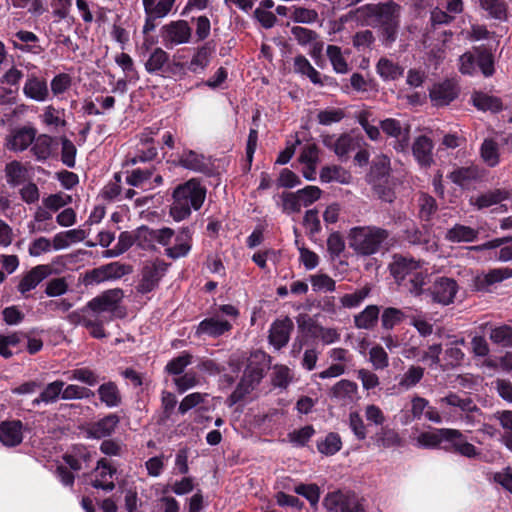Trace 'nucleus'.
I'll return each mask as SVG.
<instances>
[{
  "instance_id": "44",
  "label": "nucleus",
  "mask_w": 512,
  "mask_h": 512,
  "mask_svg": "<svg viewBox=\"0 0 512 512\" xmlns=\"http://www.w3.org/2000/svg\"><path fill=\"white\" fill-rule=\"evenodd\" d=\"M294 69L296 72L306 75L314 84H322L319 72L302 55L295 57Z\"/></svg>"
},
{
  "instance_id": "36",
  "label": "nucleus",
  "mask_w": 512,
  "mask_h": 512,
  "mask_svg": "<svg viewBox=\"0 0 512 512\" xmlns=\"http://www.w3.org/2000/svg\"><path fill=\"white\" fill-rule=\"evenodd\" d=\"M377 72L384 80H397L404 74V68L388 58H380Z\"/></svg>"
},
{
  "instance_id": "35",
  "label": "nucleus",
  "mask_w": 512,
  "mask_h": 512,
  "mask_svg": "<svg viewBox=\"0 0 512 512\" xmlns=\"http://www.w3.org/2000/svg\"><path fill=\"white\" fill-rule=\"evenodd\" d=\"M53 138L46 134H41L38 137L35 136L33 141L31 152L39 161L47 160L52 153Z\"/></svg>"
},
{
  "instance_id": "56",
  "label": "nucleus",
  "mask_w": 512,
  "mask_h": 512,
  "mask_svg": "<svg viewBox=\"0 0 512 512\" xmlns=\"http://www.w3.org/2000/svg\"><path fill=\"white\" fill-rule=\"evenodd\" d=\"M341 439L335 433H329L324 440L318 442L317 448L321 454L333 455L341 448Z\"/></svg>"
},
{
  "instance_id": "54",
  "label": "nucleus",
  "mask_w": 512,
  "mask_h": 512,
  "mask_svg": "<svg viewBox=\"0 0 512 512\" xmlns=\"http://www.w3.org/2000/svg\"><path fill=\"white\" fill-rule=\"evenodd\" d=\"M192 355L188 352H182L179 356L170 360L165 370L172 375H180L184 369L191 363Z\"/></svg>"
},
{
  "instance_id": "30",
  "label": "nucleus",
  "mask_w": 512,
  "mask_h": 512,
  "mask_svg": "<svg viewBox=\"0 0 512 512\" xmlns=\"http://www.w3.org/2000/svg\"><path fill=\"white\" fill-rule=\"evenodd\" d=\"M97 393L101 402L109 408L117 407L122 402L121 393L117 385L112 381L101 384Z\"/></svg>"
},
{
  "instance_id": "24",
  "label": "nucleus",
  "mask_w": 512,
  "mask_h": 512,
  "mask_svg": "<svg viewBox=\"0 0 512 512\" xmlns=\"http://www.w3.org/2000/svg\"><path fill=\"white\" fill-rule=\"evenodd\" d=\"M50 273V269L46 265H38L32 268L18 284V291L25 294L34 289L41 281H43Z\"/></svg>"
},
{
  "instance_id": "52",
  "label": "nucleus",
  "mask_w": 512,
  "mask_h": 512,
  "mask_svg": "<svg viewBox=\"0 0 512 512\" xmlns=\"http://www.w3.org/2000/svg\"><path fill=\"white\" fill-rule=\"evenodd\" d=\"M490 339L503 347H512V327L502 325L492 329Z\"/></svg>"
},
{
  "instance_id": "46",
  "label": "nucleus",
  "mask_w": 512,
  "mask_h": 512,
  "mask_svg": "<svg viewBox=\"0 0 512 512\" xmlns=\"http://www.w3.org/2000/svg\"><path fill=\"white\" fill-rule=\"evenodd\" d=\"M349 173L338 166H326L321 169L320 179L322 182L338 181L340 183L348 182Z\"/></svg>"
},
{
  "instance_id": "55",
  "label": "nucleus",
  "mask_w": 512,
  "mask_h": 512,
  "mask_svg": "<svg viewBox=\"0 0 512 512\" xmlns=\"http://www.w3.org/2000/svg\"><path fill=\"white\" fill-rule=\"evenodd\" d=\"M303 226L310 238L314 237L321 231V222L317 209H310L305 212Z\"/></svg>"
},
{
  "instance_id": "31",
  "label": "nucleus",
  "mask_w": 512,
  "mask_h": 512,
  "mask_svg": "<svg viewBox=\"0 0 512 512\" xmlns=\"http://www.w3.org/2000/svg\"><path fill=\"white\" fill-rule=\"evenodd\" d=\"M494 418L498 420L503 433L501 434L502 444L512 452V411L502 410L494 414Z\"/></svg>"
},
{
  "instance_id": "2",
  "label": "nucleus",
  "mask_w": 512,
  "mask_h": 512,
  "mask_svg": "<svg viewBox=\"0 0 512 512\" xmlns=\"http://www.w3.org/2000/svg\"><path fill=\"white\" fill-rule=\"evenodd\" d=\"M477 69L485 78L495 74V59L486 46H475L459 58V71L464 75H473Z\"/></svg>"
},
{
  "instance_id": "50",
  "label": "nucleus",
  "mask_w": 512,
  "mask_h": 512,
  "mask_svg": "<svg viewBox=\"0 0 512 512\" xmlns=\"http://www.w3.org/2000/svg\"><path fill=\"white\" fill-rule=\"evenodd\" d=\"M306 326H308L309 332H312L316 336L320 337L322 341L326 344H330L338 338L336 330L318 327L311 322V319H309L308 321H303L301 324H299V327L303 329H305Z\"/></svg>"
},
{
  "instance_id": "42",
  "label": "nucleus",
  "mask_w": 512,
  "mask_h": 512,
  "mask_svg": "<svg viewBox=\"0 0 512 512\" xmlns=\"http://www.w3.org/2000/svg\"><path fill=\"white\" fill-rule=\"evenodd\" d=\"M379 317V307L377 305L367 306L359 315L354 316V324L359 328L373 327Z\"/></svg>"
},
{
  "instance_id": "13",
  "label": "nucleus",
  "mask_w": 512,
  "mask_h": 512,
  "mask_svg": "<svg viewBox=\"0 0 512 512\" xmlns=\"http://www.w3.org/2000/svg\"><path fill=\"white\" fill-rule=\"evenodd\" d=\"M293 328L294 324L288 317L275 321L270 328V343L276 349H281L288 343Z\"/></svg>"
},
{
  "instance_id": "10",
  "label": "nucleus",
  "mask_w": 512,
  "mask_h": 512,
  "mask_svg": "<svg viewBox=\"0 0 512 512\" xmlns=\"http://www.w3.org/2000/svg\"><path fill=\"white\" fill-rule=\"evenodd\" d=\"M191 37V28L184 20L171 22L162 28V39L166 47L187 43Z\"/></svg>"
},
{
  "instance_id": "62",
  "label": "nucleus",
  "mask_w": 512,
  "mask_h": 512,
  "mask_svg": "<svg viewBox=\"0 0 512 512\" xmlns=\"http://www.w3.org/2000/svg\"><path fill=\"white\" fill-rule=\"evenodd\" d=\"M61 145V160L63 164L69 168H73L75 166V157L77 153L75 145L66 137L61 138Z\"/></svg>"
},
{
  "instance_id": "58",
  "label": "nucleus",
  "mask_w": 512,
  "mask_h": 512,
  "mask_svg": "<svg viewBox=\"0 0 512 512\" xmlns=\"http://www.w3.org/2000/svg\"><path fill=\"white\" fill-rule=\"evenodd\" d=\"M177 404L176 397L173 393L163 391L161 395L162 414L159 417L158 423L164 424L170 417Z\"/></svg>"
},
{
  "instance_id": "12",
  "label": "nucleus",
  "mask_w": 512,
  "mask_h": 512,
  "mask_svg": "<svg viewBox=\"0 0 512 512\" xmlns=\"http://www.w3.org/2000/svg\"><path fill=\"white\" fill-rule=\"evenodd\" d=\"M23 440V423L20 420L0 422V442L6 447L18 446Z\"/></svg>"
},
{
  "instance_id": "51",
  "label": "nucleus",
  "mask_w": 512,
  "mask_h": 512,
  "mask_svg": "<svg viewBox=\"0 0 512 512\" xmlns=\"http://www.w3.org/2000/svg\"><path fill=\"white\" fill-rule=\"evenodd\" d=\"M371 117L372 112L370 110H362L357 114L358 122L365 130L368 137L371 140H377L380 137V131L377 126L371 123L374 122V119H370Z\"/></svg>"
},
{
  "instance_id": "38",
  "label": "nucleus",
  "mask_w": 512,
  "mask_h": 512,
  "mask_svg": "<svg viewBox=\"0 0 512 512\" xmlns=\"http://www.w3.org/2000/svg\"><path fill=\"white\" fill-rule=\"evenodd\" d=\"M324 143L332 148L338 157L349 158V152L352 148V137L349 134L340 136L336 141L333 140V137H327Z\"/></svg>"
},
{
  "instance_id": "29",
  "label": "nucleus",
  "mask_w": 512,
  "mask_h": 512,
  "mask_svg": "<svg viewBox=\"0 0 512 512\" xmlns=\"http://www.w3.org/2000/svg\"><path fill=\"white\" fill-rule=\"evenodd\" d=\"M324 506L333 512H352L351 498L341 491L329 493L323 502Z\"/></svg>"
},
{
  "instance_id": "22",
  "label": "nucleus",
  "mask_w": 512,
  "mask_h": 512,
  "mask_svg": "<svg viewBox=\"0 0 512 512\" xmlns=\"http://www.w3.org/2000/svg\"><path fill=\"white\" fill-rule=\"evenodd\" d=\"M471 102L475 108L483 112L498 113L503 109L501 98L482 91H474L471 95Z\"/></svg>"
},
{
  "instance_id": "7",
  "label": "nucleus",
  "mask_w": 512,
  "mask_h": 512,
  "mask_svg": "<svg viewBox=\"0 0 512 512\" xmlns=\"http://www.w3.org/2000/svg\"><path fill=\"white\" fill-rule=\"evenodd\" d=\"M443 434L446 443L443 448L446 451L454 452L467 458H476L480 455L477 448L467 441L466 436H464L461 431L446 428V431H444Z\"/></svg>"
},
{
  "instance_id": "25",
  "label": "nucleus",
  "mask_w": 512,
  "mask_h": 512,
  "mask_svg": "<svg viewBox=\"0 0 512 512\" xmlns=\"http://www.w3.org/2000/svg\"><path fill=\"white\" fill-rule=\"evenodd\" d=\"M11 42L15 49L21 50L23 52L39 54L43 51V48L37 45V35L30 31H18L17 33H15L14 38L11 40Z\"/></svg>"
},
{
  "instance_id": "14",
  "label": "nucleus",
  "mask_w": 512,
  "mask_h": 512,
  "mask_svg": "<svg viewBox=\"0 0 512 512\" xmlns=\"http://www.w3.org/2000/svg\"><path fill=\"white\" fill-rule=\"evenodd\" d=\"M390 174V159L384 155H377L371 163L370 170L366 174L365 179L368 184L377 182H387Z\"/></svg>"
},
{
  "instance_id": "20",
  "label": "nucleus",
  "mask_w": 512,
  "mask_h": 512,
  "mask_svg": "<svg viewBox=\"0 0 512 512\" xmlns=\"http://www.w3.org/2000/svg\"><path fill=\"white\" fill-rule=\"evenodd\" d=\"M23 93L27 98L43 102L48 98L49 90L45 80L31 74L24 84Z\"/></svg>"
},
{
  "instance_id": "33",
  "label": "nucleus",
  "mask_w": 512,
  "mask_h": 512,
  "mask_svg": "<svg viewBox=\"0 0 512 512\" xmlns=\"http://www.w3.org/2000/svg\"><path fill=\"white\" fill-rule=\"evenodd\" d=\"M65 383L60 380H56L46 385L40 395L32 401L34 406H38L41 403H54L57 401L59 396L62 397V390Z\"/></svg>"
},
{
  "instance_id": "4",
  "label": "nucleus",
  "mask_w": 512,
  "mask_h": 512,
  "mask_svg": "<svg viewBox=\"0 0 512 512\" xmlns=\"http://www.w3.org/2000/svg\"><path fill=\"white\" fill-rule=\"evenodd\" d=\"M388 233L380 228L354 227V251L357 256H367L378 251Z\"/></svg>"
},
{
  "instance_id": "53",
  "label": "nucleus",
  "mask_w": 512,
  "mask_h": 512,
  "mask_svg": "<svg viewBox=\"0 0 512 512\" xmlns=\"http://www.w3.org/2000/svg\"><path fill=\"white\" fill-rule=\"evenodd\" d=\"M479 5L495 19H503L506 16L504 0H479Z\"/></svg>"
},
{
  "instance_id": "15",
  "label": "nucleus",
  "mask_w": 512,
  "mask_h": 512,
  "mask_svg": "<svg viewBox=\"0 0 512 512\" xmlns=\"http://www.w3.org/2000/svg\"><path fill=\"white\" fill-rule=\"evenodd\" d=\"M192 234L188 227L182 228L175 237V244L165 249V254L169 258L176 260L185 257L192 247Z\"/></svg>"
},
{
  "instance_id": "47",
  "label": "nucleus",
  "mask_w": 512,
  "mask_h": 512,
  "mask_svg": "<svg viewBox=\"0 0 512 512\" xmlns=\"http://www.w3.org/2000/svg\"><path fill=\"white\" fill-rule=\"evenodd\" d=\"M405 319V314L402 310L394 307L384 309L381 315V323L384 329L390 330L396 325L400 324Z\"/></svg>"
},
{
  "instance_id": "18",
  "label": "nucleus",
  "mask_w": 512,
  "mask_h": 512,
  "mask_svg": "<svg viewBox=\"0 0 512 512\" xmlns=\"http://www.w3.org/2000/svg\"><path fill=\"white\" fill-rule=\"evenodd\" d=\"M432 150L433 142L425 135L417 137L412 145L413 156L422 167H430L432 165Z\"/></svg>"
},
{
  "instance_id": "57",
  "label": "nucleus",
  "mask_w": 512,
  "mask_h": 512,
  "mask_svg": "<svg viewBox=\"0 0 512 512\" xmlns=\"http://www.w3.org/2000/svg\"><path fill=\"white\" fill-rule=\"evenodd\" d=\"M327 55L333 65L334 70L337 73L348 72V64L339 47L335 45H329L327 47Z\"/></svg>"
},
{
  "instance_id": "59",
  "label": "nucleus",
  "mask_w": 512,
  "mask_h": 512,
  "mask_svg": "<svg viewBox=\"0 0 512 512\" xmlns=\"http://www.w3.org/2000/svg\"><path fill=\"white\" fill-rule=\"evenodd\" d=\"M507 198V193L501 190L489 191L480 195L476 199V205L479 209L490 207Z\"/></svg>"
},
{
  "instance_id": "32",
  "label": "nucleus",
  "mask_w": 512,
  "mask_h": 512,
  "mask_svg": "<svg viewBox=\"0 0 512 512\" xmlns=\"http://www.w3.org/2000/svg\"><path fill=\"white\" fill-rule=\"evenodd\" d=\"M380 3L366 4L354 9V21L363 26L376 27Z\"/></svg>"
},
{
  "instance_id": "61",
  "label": "nucleus",
  "mask_w": 512,
  "mask_h": 512,
  "mask_svg": "<svg viewBox=\"0 0 512 512\" xmlns=\"http://www.w3.org/2000/svg\"><path fill=\"white\" fill-rule=\"evenodd\" d=\"M91 396H94L93 391H91L88 388L74 385V384H70V385L66 386L65 388L63 387V390H62V399L63 400L86 399Z\"/></svg>"
},
{
  "instance_id": "43",
  "label": "nucleus",
  "mask_w": 512,
  "mask_h": 512,
  "mask_svg": "<svg viewBox=\"0 0 512 512\" xmlns=\"http://www.w3.org/2000/svg\"><path fill=\"white\" fill-rule=\"evenodd\" d=\"M440 402L457 407L463 412H474L478 410V407L470 397L462 398L456 393H449L447 396L441 398Z\"/></svg>"
},
{
  "instance_id": "40",
  "label": "nucleus",
  "mask_w": 512,
  "mask_h": 512,
  "mask_svg": "<svg viewBox=\"0 0 512 512\" xmlns=\"http://www.w3.org/2000/svg\"><path fill=\"white\" fill-rule=\"evenodd\" d=\"M425 369L421 366L411 365L401 376L398 387L402 390H409L416 386L424 377Z\"/></svg>"
},
{
  "instance_id": "45",
  "label": "nucleus",
  "mask_w": 512,
  "mask_h": 512,
  "mask_svg": "<svg viewBox=\"0 0 512 512\" xmlns=\"http://www.w3.org/2000/svg\"><path fill=\"white\" fill-rule=\"evenodd\" d=\"M352 393V382L346 379L340 380L337 382L331 389L330 395L331 398L335 401L346 404L350 398Z\"/></svg>"
},
{
  "instance_id": "64",
  "label": "nucleus",
  "mask_w": 512,
  "mask_h": 512,
  "mask_svg": "<svg viewBox=\"0 0 512 512\" xmlns=\"http://www.w3.org/2000/svg\"><path fill=\"white\" fill-rule=\"evenodd\" d=\"M418 202L421 218L429 220L437 210L436 200L432 196L423 193L420 195Z\"/></svg>"
},
{
  "instance_id": "26",
  "label": "nucleus",
  "mask_w": 512,
  "mask_h": 512,
  "mask_svg": "<svg viewBox=\"0 0 512 512\" xmlns=\"http://www.w3.org/2000/svg\"><path fill=\"white\" fill-rule=\"evenodd\" d=\"M231 327V324L227 320L211 317L206 318L199 323L196 334H206L211 337H218L229 331Z\"/></svg>"
},
{
  "instance_id": "21",
  "label": "nucleus",
  "mask_w": 512,
  "mask_h": 512,
  "mask_svg": "<svg viewBox=\"0 0 512 512\" xmlns=\"http://www.w3.org/2000/svg\"><path fill=\"white\" fill-rule=\"evenodd\" d=\"M35 136L36 130L32 127L16 129L8 139V148L13 151H24L33 143Z\"/></svg>"
},
{
  "instance_id": "27",
  "label": "nucleus",
  "mask_w": 512,
  "mask_h": 512,
  "mask_svg": "<svg viewBox=\"0 0 512 512\" xmlns=\"http://www.w3.org/2000/svg\"><path fill=\"white\" fill-rule=\"evenodd\" d=\"M480 177V170L475 165L456 168L449 174V179L454 184L461 187H468L472 182L478 180Z\"/></svg>"
},
{
  "instance_id": "28",
  "label": "nucleus",
  "mask_w": 512,
  "mask_h": 512,
  "mask_svg": "<svg viewBox=\"0 0 512 512\" xmlns=\"http://www.w3.org/2000/svg\"><path fill=\"white\" fill-rule=\"evenodd\" d=\"M419 267V262L412 258L395 255L390 265L392 275L396 279H404L407 275L412 274Z\"/></svg>"
},
{
  "instance_id": "23",
  "label": "nucleus",
  "mask_w": 512,
  "mask_h": 512,
  "mask_svg": "<svg viewBox=\"0 0 512 512\" xmlns=\"http://www.w3.org/2000/svg\"><path fill=\"white\" fill-rule=\"evenodd\" d=\"M179 163L182 167L195 172L209 173L211 171L209 160L206 159L204 155L198 154L192 150L183 152Z\"/></svg>"
},
{
  "instance_id": "34",
  "label": "nucleus",
  "mask_w": 512,
  "mask_h": 512,
  "mask_svg": "<svg viewBox=\"0 0 512 512\" xmlns=\"http://www.w3.org/2000/svg\"><path fill=\"white\" fill-rule=\"evenodd\" d=\"M477 236V230L461 224L454 225L446 233V239L450 242H473Z\"/></svg>"
},
{
  "instance_id": "16",
  "label": "nucleus",
  "mask_w": 512,
  "mask_h": 512,
  "mask_svg": "<svg viewBox=\"0 0 512 512\" xmlns=\"http://www.w3.org/2000/svg\"><path fill=\"white\" fill-rule=\"evenodd\" d=\"M383 132L399 140L398 149L404 151L409 145V126L403 128L400 121L388 118L380 121Z\"/></svg>"
},
{
  "instance_id": "41",
  "label": "nucleus",
  "mask_w": 512,
  "mask_h": 512,
  "mask_svg": "<svg viewBox=\"0 0 512 512\" xmlns=\"http://www.w3.org/2000/svg\"><path fill=\"white\" fill-rule=\"evenodd\" d=\"M446 428L435 429L431 432H422L416 438L417 444L424 448H438L445 443L443 432Z\"/></svg>"
},
{
  "instance_id": "5",
  "label": "nucleus",
  "mask_w": 512,
  "mask_h": 512,
  "mask_svg": "<svg viewBox=\"0 0 512 512\" xmlns=\"http://www.w3.org/2000/svg\"><path fill=\"white\" fill-rule=\"evenodd\" d=\"M124 297L123 290L120 288L109 289L88 302V308L93 315L101 316L102 313H109L112 319L114 317H123L124 313L120 310V303Z\"/></svg>"
},
{
  "instance_id": "39",
  "label": "nucleus",
  "mask_w": 512,
  "mask_h": 512,
  "mask_svg": "<svg viewBox=\"0 0 512 512\" xmlns=\"http://www.w3.org/2000/svg\"><path fill=\"white\" fill-rule=\"evenodd\" d=\"M5 176L9 185L18 186L25 182L27 170L20 162L12 161L5 167Z\"/></svg>"
},
{
  "instance_id": "63",
  "label": "nucleus",
  "mask_w": 512,
  "mask_h": 512,
  "mask_svg": "<svg viewBox=\"0 0 512 512\" xmlns=\"http://www.w3.org/2000/svg\"><path fill=\"white\" fill-rule=\"evenodd\" d=\"M70 380L80 381L89 386H94L99 382L98 376L88 368H78L70 372Z\"/></svg>"
},
{
  "instance_id": "6",
  "label": "nucleus",
  "mask_w": 512,
  "mask_h": 512,
  "mask_svg": "<svg viewBox=\"0 0 512 512\" xmlns=\"http://www.w3.org/2000/svg\"><path fill=\"white\" fill-rule=\"evenodd\" d=\"M166 271L167 264L163 261L156 260L146 263L141 271V280L136 287L137 291L141 294L153 291Z\"/></svg>"
},
{
  "instance_id": "3",
  "label": "nucleus",
  "mask_w": 512,
  "mask_h": 512,
  "mask_svg": "<svg viewBox=\"0 0 512 512\" xmlns=\"http://www.w3.org/2000/svg\"><path fill=\"white\" fill-rule=\"evenodd\" d=\"M401 10V6L394 1L380 3L376 27H381L382 43L385 46H391L397 39Z\"/></svg>"
},
{
  "instance_id": "48",
  "label": "nucleus",
  "mask_w": 512,
  "mask_h": 512,
  "mask_svg": "<svg viewBox=\"0 0 512 512\" xmlns=\"http://www.w3.org/2000/svg\"><path fill=\"white\" fill-rule=\"evenodd\" d=\"M481 157L490 167H494L499 162L498 145L492 139H485L481 145Z\"/></svg>"
},
{
  "instance_id": "11",
  "label": "nucleus",
  "mask_w": 512,
  "mask_h": 512,
  "mask_svg": "<svg viewBox=\"0 0 512 512\" xmlns=\"http://www.w3.org/2000/svg\"><path fill=\"white\" fill-rule=\"evenodd\" d=\"M458 290L456 281L452 278L441 277L431 288V295L435 302L448 305L453 302Z\"/></svg>"
},
{
  "instance_id": "1",
  "label": "nucleus",
  "mask_w": 512,
  "mask_h": 512,
  "mask_svg": "<svg viewBox=\"0 0 512 512\" xmlns=\"http://www.w3.org/2000/svg\"><path fill=\"white\" fill-rule=\"evenodd\" d=\"M206 198V188L196 179L177 186L173 192L170 215L175 221L188 218L193 210H199Z\"/></svg>"
},
{
  "instance_id": "8",
  "label": "nucleus",
  "mask_w": 512,
  "mask_h": 512,
  "mask_svg": "<svg viewBox=\"0 0 512 512\" xmlns=\"http://www.w3.org/2000/svg\"><path fill=\"white\" fill-rule=\"evenodd\" d=\"M443 434L446 443L443 448L446 451L454 452L467 458H476L480 455L477 448L467 441L466 436H464L461 431L446 428V431H444Z\"/></svg>"
},
{
  "instance_id": "60",
  "label": "nucleus",
  "mask_w": 512,
  "mask_h": 512,
  "mask_svg": "<svg viewBox=\"0 0 512 512\" xmlns=\"http://www.w3.org/2000/svg\"><path fill=\"white\" fill-rule=\"evenodd\" d=\"M93 318V313L90 311V308H88V303L83 308L73 311L67 315V320L72 325H82L85 328L88 325H91V320Z\"/></svg>"
},
{
  "instance_id": "9",
  "label": "nucleus",
  "mask_w": 512,
  "mask_h": 512,
  "mask_svg": "<svg viewBox=\"0 0 512 512\" xmlns=\"http://www.w3.org/2000/svg\"><path fill=\"white\" fill-rule=\"evenodd\" d=\"M460 89L453 80L436 83L429 91L432 104L437 107L449 105L459 95Z\"/></svg>"
},
{
  "instance_id": "19",
  "label": "nucleus",
  "mask_w": 512,
  "mask_h": 512,
  "mask_svg": "<svg viewBox=\"0 0 512 512\" xmlns=\"http://www.w3.org/2000/svg\"><path fill=\"white\" fill-rule=\"evenodd\" d=\"M512 277V269L495 268L486 274L478 275L475 278L474 285L478 291H489L490 286Z\"/></svg>"
},
{
  "instance_id": "37",
  "label": "nucleus",
  "mask_w": 512,
  "mask_h": 512,
  "mask_svg": "<svg viewBox=\"0 0 512 512\" xmlns=\"http://www.w3.org/2000/svg\"><path fill=\"white\" fill-rule=\"evenodd\" d=\"M169 61V55L162 48H155L145 62V69L148 73H157L164 71L165 65Z\"/></svg>"
},
{
  "instance_id": "49",
  "label": "nucleus",
  "mask_w": 512,
  "mask_h": 512,
  "mask_svg": "<svg viewBox=\"0 0 512 512\" xmlns=\"http://www.w3.org/2000/svg\"><path fill=\"white\" fill-rule=\"evenodd\" d=\"M176 0H143L145 12L157 16H166L172 9Z\"/></svg>"
},
{
  "instance_id": "17",
  "label": "nucleus",
  "mask_w": 512,
  "mask_h": 512,
  "mask_svg": "<svg viewBox=\"0 0 512 512\" xmlns=\"http://www.w3.org/2000/svg\"><path fill=\"white\" fill-rule=\"evenodd\" d=\"M119 422L120 418L116 414H109L88 427V436L95 439L108 437L115 431Z\"/></svg>"
}]
</instances>
